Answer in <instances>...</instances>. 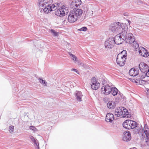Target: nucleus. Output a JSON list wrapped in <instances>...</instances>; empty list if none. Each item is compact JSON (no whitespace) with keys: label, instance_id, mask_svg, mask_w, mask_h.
Returning a JSON list of instances; mask_svg holds the SVG:
<instances>
[{"label":"nucleus","instance_id":"1","mask_svg":"<svg viewBox=\"0 0 149 149\" xmlns=\"http://www.w3.org/2000/svg\"><path fill=\"white\" fill-rule=\"evenodd\" d=\"M52 2V0H38V5L41 9V12H43L45 14H48L52 11L50 5Z\"/></svg>","mask_w":149,"mask_h":149},{"label":"nucleus","instance_id":"2","mask_svg":"<svg viewBox=\"0 0 149 149\" xmlns=\"http://www.w3.org/2000/svg\"><path fill=\"white\" fill-rule=\"evenodd\" d=\"M83 11L80 9L75 8L71 10L69 13L68 17V22L70 23L74 22L82 15Z\"/></svg>","mask_w":149,"mask_h":149},{"label":"nucleus","instance_id":"3","mask_svg":"<svg viewBox=\"0 0 149 149\" xmlns=\"http://www.w3.org/2000/svg\"><path fill=\"white\" fill-rule=\"evenodd\" d=\"M127 26L125 25L124 29L123 28V31L120 33V34H122L124 40H125L127 43L132 44V42H135V39L133 38L134 37L132 33H127Z\"/></svg>","mask_w":149,"mask_h":149},{"label":"nucleus","instance_id":"4","mask_svg":"<svg viewBox=\"0 0 149 149\" xmlns=\"http://www.w3.org/2000/svg\"><path fill=\"white\" fill-rule=\"evenodd\" d=\"M141 72L140 73L139 77L144 79L146 77H149V66L144 62H141L139 65Z\"/></svg>","mask_w":149,"mask_h":149},{"label":"nucleus","instance_id":"5","mask_svg":"<svg viewBox=\"0 0 149 149\" xmlns=\"http://www.w3.org/2000/svg\"><path fill=\"white\" fill-rule=\"evenodd\" d=\"M124 26L123 24H121L119 22H117L113 24L110 26L109 29L113 32L115 33L120 31H122L123 28H124Z\"/></svg>","mask_w":149,"mask_h":149},{"label":"nucleus","instance_id":"6","mask_svg":"<svg viewBox=\"0 0 149 149\" xmlns=\"http://www.w3.org/2000/svg\"><path fill=\"white\" fill-rule=\"evenodd\" d=\"M115 44L113 38L110 37L105 42L104 45L105 48L110 49L113 47Z\"/></svg>","mask_w":149,"mask_h":149},{"label":"nucleus","instance_id":"7","mask_svg":"<svg viewBox=\"0 0 149 149\" xmlns=\"http://www.w3.org/2000/svg\"><path fill=\"white\" fill-rule=\"evenodd\" d=\"M111 91L112 87L108 84L103 86L101 89L102 93L105 95H107L110 93Z\"/></svg>","mask_w":149,"mask_h":149},{"label":"nucleus","instance_id":"8","mask_svg":"<svg viewBox=\"0 0 149 149\" xmlns=\"http://www.w3.org/2000/svg\"><path fill=\"white\" fill-rule=\"evenodd\" d=\"M123 36H122V34L120 33L117 34L113 38L115 44L117 45H119L122 43L124 41V39H123Z\"/></svg>","mask_w":149,"mask_h":149},{"label":"nucleus","instance_id":"9","mask_svg":"<svg viewBox=\"0 0 149 149\" xmlns=\"http://www.w3.org/2000/svg\"><path fill=\"white\" fill-rule=\"evenodd\" d=\"M126 58L121 57L117 56L116 61L117 64L120 66H122L124 65L125 62L126 61Z\"/></svg>","mask_w":149,"mask_h":149},{"label":"nucleus","instance_id":"10","mask_svg":"<svg viewBox=\"0 0 149 149\" xmlns=\"http://www.w3.org/2000/svg\"><path fill=\"white\" fill-rule=\"evenodd\" d=\"M131 139L130 132H129L125 131L124 132L123 140L125 141H128Z\"/></svg>","mask_w":149,"mask_h":149},{"label":"nucleus","instance_id":"11","mask_svg":"<svg viewBox=\"0 0 149 149\" xmlns=\"http://www.w3.org/2000/svg\"><path fill=\"white\" fill-rule=\"evenodd\" d=\"M64 10H65V8L62 7L57 9L55 12V14L57 16L60 17L64 16L65 15V12L64 11Z\"/></svg>","mask_w":149,"mask_h":149},{"label":"nucleus","instance_id":"12","mask_svg":"<svg viewBox=\"0 0 149 149\" xmlns=\"http://www.w3.org/2000/svg\"><path fill=\"white\" fill-rule=\"evenodd\" d=\"M129 74L132 76L135 77L139 75V70H136L134 68H132L129 71Z\"/></svg>","mask_w":149,"mask_h":149},{"label":"nucleus","instance_id":"13","mask_svg":"<svg viewBox=\"0 0 149 149\" xmlns=\"http://www.w3.org/2000/svg\"><path fill=\"white\" fill-rule=\"evenodd\" d=\"M114 118L113 115L111 113H107L106 117L105 120L107 122H112Z\"/></svg>","mask_w":149,"mask_h":149},{"label":"nucleus","instance_id":"14","mask_svg":"<svg viewBox=\"0 0 149 149\" xmlns=\"http://www.w3.org/2000/svg\"><path fill=\"white\" fill-rule=\"evenodd\" d=\"M139 52L141 55L143 57H146L149 55V53L143 47L141 48V49L139 51Z\"/></svg>","mask_w":149,"mask_h":149},{"label":"nucleus","instance_id":"15","mask_svg":"<svg viewBox=\"0 0 149 149\" xmlns=\"http://www.w3.org/2000/svg\"><path fill=\"white\" fill-rule=\"evenodd\" d=\"M122 107L116 108L115 110V115L118 117H122L123 114H122Z\"/></svg>","mask_w":149,"mask_h":149},{"label":"nucleus","instance_id":"16","mask_svg":"<svg viewBox=\"0 0 149 149\" xmlns=\"http://www.w3.org/2000/svg\"><path fill=\"white\" fill-rule=\"evenodd\" d=\"M131 122H130V120H125L123 123V127L126 129L130 130L131 129V128L130 127V123Z\"/></svg>","mask_w":149,"mask_h":149},{"label":"nucleus","instance_id":"17","mask_svg":"<svg viewBox=\"0 0 149 149\" xmlns=\"http://www.w3.org/2000/svg\"><path fill=\"white\" fill-rule=\"evenodd\" d=\"M82 95L81 92V91H77L75 93V97H76V99L77 101L79 102H81L82 101L81 99Z\"/></svg>","mask_w":149,"mask_h":149},{"label":"nucleus","instance_id":"18","mask_svg":"<svg viewBox=\"0 0 149 149\" xmlns=\"http://www.w3.org/2000/svg\"><path fill=\"white\" fill-rule=\"evenodd\" d=\"M122 114H123V116L122 117H129V113L127 110L125 108L122 107Z\"/></svg>","mask_w":149,"mask_h":149},{"label":"nucleus","instance_id":"19","mask_svg":"<svg viewBox=\"0 0 149 149\" xmlns=\"http://www.w3.org/2000/svg\"><path fill=\"white\" fill-rule=\"evenodd\" d=\"M81 0H73L71 2V5L74 7L75 6L77 7L81 4Z\"/></svg>","mask_w":149,"mask_h":149},{"label":"nucleus","instance_id":"20","mask_svg":"<svg viewBox=\"0 0 149 149\" xmlns=\"http://www.w3.org/2000/svg\"><path fill=\"white\" fill-rule=\"evenodd\" d=\"M107 107L109 109H114L116 107V104L113 101H109L107 104Z\"/></svg>","mask_w":149,"mask_h":149},{"label":"nucleus","instance_id":"21","mask_svg":"<svg viewBox=\"0 0 149 149\" xmlns=\"http://www.w3.org/2000/svg\"><path fill=\"white\" fill-rule=\"evenodd\" d=\"M127 52L125 50H123L120 53L118 54L117 56L121 57L126 58L127 57Z\"/></svg>","mask_w":149,"mask_h":149},{"label":"nucleus","instance_id":"22","mask_svg":"<svg viewBox=\"0 0 149 149\" xmlns=\"http://www.w3.org/2000/svg\"><path fill=\"white\" fill-rule=\"evenodd\" d=\"M148 126L146 125H145L144 127L143 130L146 136H149L148 132Z\"/></svg>","mask_w":149,"mask_h":149},{"label":"nucleus","instance_id":"23","mask_svg":"<svg viewBox=\"0 0 149 149\" xmlns=\"http://www.w3.org/2000/svg\"><path fill=\"white\" fill-rule=\"evenodd\" d=\"M130 122H131V123H130V127L131 128V129H134L136 127L137 125V123L135 121L132 120H130Z\"/></svg>","mask_w":149,"mask_h":149},{"label":"nucleus","instance_id":"24","mask_svg":"<svg viewBox=\"0 0 149 149\" xmlns=\"http://www.w3.org/2000/svg\"><path fill=\"white\" fill-rule=\"evenodd\" d=\"M118 90L116 87H112V91L111 93L113 96H115L118 93Z\"/></svg>","mask_w":149,"mask_h":149},{"label":"nucleus","instance_id":"25","mask_svg":"<svg viewBox=\"0 0 149 149\" xmlns=\"http://www.w3.org/2000/svg\"><path fill=\"white\" fill-rule=\"evenodd\" d=\"M100 83H97L96 84H92L91 87V88L93 90H97L98 89L100 86Z\"/></svg>","mask_w":149,"mask_h":149},{"label":"nucleus","instance_id":"26","mask_svg":"<svg viewBox=\"0 0 149 149\" xmlns=\"http://www.w3.org/2000/svg\"><path fill=\"white\" fill-rule=\"evenodd\" d=\"M136 80L137 81V82H138L140 85H143L145 84L146 83V81L141 79V78H138L136 79Z\"/></svg>","mask_w":149,"mask_h":149},{"label":"nucleus","instance_id":"27","mask_svg":"<svg viewBox=\"0 0 149 149\" xmlns=\"http://www.w3.org/2000/svg\"><path fill=\"white\" fill-rule=\"evenodd\" d=\"M122 95H123V94H120V92H119V93H118V94L117 97H116L115 99L116 102H118L120 98H123V97H122Z\"/></svg>","mask_w":149,"mask_h":149},{"label":"nucleus","instance_id":"28","mask_svg":"<svg viewBox=\"0 0 149 149\" xmlns=\"http://www.w3.org/2000/svg\"><path fill=\"white\" fill-rule=\"evenodd\" d=\"M39 82L41 84H43L44 86H47V82L43 80L40 78H39Z\"/></svg>","mask_w":149,"mask_h":149},{"label":"nucleus","instance_id":"29","mask_svg":"<svg viewBox=\"0 0 149 149\" xmlns=\"http://www.w3.org/2000/svg\"><path fill=\"white\" fill-rule=\"evenodd\" d=\"M91 81L92 84L99 83L98 82H97L96 78L95 77H93L91 79Z\"/></svg>","mask_w":149,"mask_h":149},{"label":"nucleus","instance_id":"30","mask_svg":"<svg viewBox=\"0 0 149 149\" xmlns=\"http://www.w3.org/2000/svg\"><path fill=\"white\" fill-rule=\"evenodd\" d=\"M50 32L52 33L53 35L54 36H57L58 35V33L56 32L53 29H51L50 30Z\"/></svg>","mask_w":149,"mask_h":149},{"label":"nucleus","instance_id":"31","mask_svg":"<svg viewBox=\"0 0 149 149\" xmlns=\"http://www.w3.org/2000/svg\"><path fill=\"white\" fill-rule=\"evenodd\" d=\"M69 55H70V56H71L72 58V59L73 60L76 61V60L77 59V58L75 55H74L73 54L70 53H69Z\"/></svg>","mask_w":149,"mask_h":149},{"label":"nucleus","instance_id":"32","mask_svg":"<svg viewBox=\"0 0 149 149\" xmlns=\"http://www.w3.org/2000/svg\"><path fill=\"white\" fill-rule=\"evenodd\" d=\"M50 8L52 9V11L55 10L57 8V6H55L54 4H52L50 5Z\"/></svg>","mask_w":149,"mask_h":149},{"label":"nucleus","instance_id":"33","mask_svg":"<svg viewBox=\"0 0 149 149\" xmlns=\"http://www.w3.org/2000/svg\"><path fill=\"white\" fill-rule=\"evenodd\" d=\"M87 30V28L86 27L84 26L82 27L81 28L78 29V31H85Z\"/></svg>","mask_w":149,"mask_h":149},{"label":"nucleus","instance_id":"34","mask_svg":"<svg viewBox=\"0 0 149 149\" xmlns=\"http://www.w3.org/2000/svg\"><path fill=\"white\" fill-rule=\"evenodd\" d=\"M132 43H133L134 45V46L135 48V49H137L139 47V44L136 42V41H135V42H132Z\"/></svg>","mask_w":149,"mask_h":149},{"label":"nucleus","instance_id":"35","mask_svg":"<svg viewBox=\"0 0 149 149\" xmlns=\"http://www.w3.org/2000/svg\"><path fill=\"white\" fill-rule=\"evenodd\" d=\"M109 98L107 97H104L103 98L104 101L105 103H107V102H109Z\"/></svg>","mask_w":149,"mask_h":149},{"label":"nucleus","instance_id":"36","mask_svg":"<svg viewBox=\"0 0 149 149\" xmlns=\"http://www.w3.org/2000/svg\"><path fill=\"white\" fill-rule=\"evenodd\" d=\"M30 129L31 130H33L34 131H36V130L37 131V129L34 126H30Z\"/></svg>","mask_w":149,"mask_h":149},{"label":"nucleus","instance_id":"37","mask_svg":"<svg viewBox=\"0 0 149 149\" xmlns=\"http://www.w3.org/2000/svg\"><path fill=\"white\" fill-rule=\"evenodd\" d=\"M102 83L103 85H105L107 83V81L104 78H103L102 79Z\"/></svg>","mask_w":149,"mask_h":149},{"label":"nucleus","instance_id":"38","mask_svg":"<svg viewBox=\"0 0 149 149\" xmlns=\"http://www.w3.org/2000/svg\"><path fill=\"white\" fill-rule=\"evenodd\" d=\"M14 126L13 125L10 126L9 127V131L10 132H13L14 131Z\"/></svg>","mask_w":149,"mask_h":149},{"label":"nucleus","instance_id":"39","mask_svg":"<svg viewBox=\"0 0 149 149\" xmlns=\"http://www.w3.org/2000/svg\"><path fill=\"white\" fill-rule=\"evenodd\" d=\"M71 71H74L79 74V72L77 69H75L72 68L71 69Z\"/></svg>","mask_w":149,"mask_h":149},{"label":"nucleus","instance_id":"40","mask_svg":"<svg viewBox=\"0 0 149 149\" xmlns=\"http://www.w3.org/2000/svg\"><path fill=\"white\" fill-rule=\"evenodd\" d=\"M29 138H30L31 140L32 141V142L33 141H35V139L34 137H33L32 136L30 135L29 136Z\"/></svg>","mask_w":149,"mask_h":149},{"label":"nucleus","instance_id":"41","mask_svg":"<svg viewBox=\"0 0 149 149\" xmlns=\"http://www.w3.org/2000/svg\"><path fill=\"white\" fill-rule=\"evenodd\" d=\"M146 142H147L149 141V136H148V137L146 136V138L145 139Z\"/></svg>","mask_w":149,"mask_h":149},{"label":"nucleus","instance_id":"42","mask_svg":"<svg viewBox=\"0 0 149 149\" xmlns=\"http://www.w3.org/2000/svg\"><path fill=\"white\" fill-rule=\"evenodd\" d=\"M147 95L148 97L149 98V90H148V91L147 93Z\"/></svg>","mask_w":149,"mask_h":149},{"label":"nucleus","instance_id":"43","mask_svg":"<svg viewBox=\"0 0 149 149\" xmlns=\"http://www.w3.org/2000/svg\"><path fill=\"white\" fill-rule=\"evenodd\" d=\"M80 65H81V66H84V64L82 63H80Z\"/></svg>","mask_w":149,"mask_h":149},{"label":"nucleus","instance_id":"44","mask_svg":"<svg viewBox=\"0 0 149 149\" xmlns=\"http://www.w3.org/2000/svg\"><path fill=\"white\" fill-rule=\"evenodd\" d=\"M124 15L125 16H128V14L127 13H124Z\"/></svg>","mask_w":149,"mask_h":149},{"label":"nucleus","instance_id":"45","mask_svg":"<svg viewBox=\"0 0 149 149\" xmlns=\"http://www.w3.org/2000/svg\"><path fill=\"white\" fill-rule=\"evenodd\" d=\"M128 22L129 24H130V23H131V21H130V20H128Z\"/></svg>","mask_w":149,"mask_h":149},{"label":"nucleus","instance_id":"46","mask_svg":"<svg viewBox=\"0 0 149 149\" xmlns=\"http://www.w3.org/2000/svg\"><path fill=\"white\" fill-rule=\"evenodd\" d=\"M55 4L57 5L58 6H59V4L58 3H55Z\"/></svg>","mask_w":149,"mask_h":149}]
</instances>
